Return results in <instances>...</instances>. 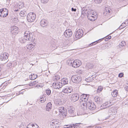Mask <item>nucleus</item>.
Wrapping results in <instances>:
<instances>
[{"label": "nucleus", "mask_w": 128, "mask_h": 128, "mask_svg": "<svg viewBox=\"0 0 128 128\" xmlns=\"http://www.w3.org/2000/svg\"><path fill=\"white\" fill-rule=\"evenodd\" d=\"M24 38L27 40H32L34 39V33L30 31H26L24 34Z\"/></svg>", "instance_id": "f257e3e1"}, {"label": "nucleus", "mask_w": 128, "mask_h": 128, "mask_svg": "<svg viewBox=\"0 0 128 128\" xmlns=\"http://www.w3.org/2000/svg\"><path fill=\"white\" fill-rule=\"evenodd\" d=\"M88 18L91 21H94L96 18V16L94 15V12L90 9H88Z\"/></svg>", "instance_id": "f03ea898"}, {"label": "nucleus", "mask_w": 128, "mask_h": 128, "mask_svg": "<svg viewBox=\"0 0 128 128\" xmlns=\"http://www.w3.org/2000/svg\"><path fill=\"white\" fill-rule=\"evenodd\" d=\"M69 64L72 65V66L75 68H77L79 67L81 64L82 62L81 61L79 60H75L74 61L70 60L68 62Z\"/></svg>", "instance_id": "7ed1b4c3"}, {"label": "nucleus", "mask_w": 128, "mask_h": 128, "mask_svg": "<svg viewBox=\"0 0 128 128\" xmlns=\"http://www.w3.org/2000/svg\"><path fill=\"white\" fill-rule=\"evenodd\" d=\"M36 15L34 13L30 12L27 15V19L28 22H33L36 18Z\"/></svg>", "instance_id": "20e7f679"}, {"label": "nucleus", "mask_w": 128, "mask_h": 128, "mask_svg": "<svg viewBox=\"0 0 128 128\" xmlns=\"http://www.w3.org/2000/svg\"><path fill=\"white\" fill-rule=\"evenodd\" d=\"M84 106H85L86 107H88L89 109L91 110H94L96 108V106L94 103H91L90 102H88L87 103H82Z\"/></svg>", "instance_id": "39448f33"}, {"label": "nucleus", "mask_w": 128, "mask_h": 128, "mask_svg": "<svg viewBox=\"0 0 128 128\" xmlns=\"http://www.w3.org/2000/svg\"><path fill=\"white\" fill-rule=\"evenodd\" d=\"M72 81L74 83H78L82 80V78L80 76L78 75H74L71 77Z\"/></svg>", "instance_id": "423d86ee"}, {"label": "nucleus", "mask_w": 128, "mask_h": 128, "mask_svg": "<svg viewBox=\"0 0 128 128\" xmlns=\"http://www.w3.org/2000/svg\"><path fill=\"white\" fill-rule=\"evenodd\" d=\"M60 123L56 120H52L50 122V127L51 128H57L59 127Z\"/></svg>", "instance_id": "0eeeda50"}, {"label": "nucleus", "mask_w": 128, "mask_h": 128, "mask_svg": "<svg viewBox=\"0 0 128 128\" xmlns=\"http://www.w3.org/2000/svg\"><path fill=\"white\" fill-rule=\"evenodd\" d=\"M8 56V54L7 52H5L3 54L0 55V60L4 61V63H6L8 61L7 60Z\"/></svg>", "instance_id": "6e6552de"}, {"label": "nucleus", "mask_w": 128, "mask_h": 128, "mask_svg": "<svg viewBox=\"0 0 128 128\" xmlns=\"http://www.w3.org/2000/svg\"><path fill=\"white\" fill-rule=\"evenodd\" d=\"M0 16L4 18L6 17L8 14V10L6 8H3L0 10Z\"/></svg>", "instance_id": "1a4fd4ad"}, {"label": "nucleus", "mask_w": 128, "mask_h": 128, "mask_svg": "<svg viewBox=\"0 0 128 128\" xmlns=\"http://www.w3.org/2000/svg\"><path fill=\"white\" fill-rule=\"evenodd\" d=\"M68 112H66V115L68 114V116L70 117H72L74 116V112L75 108L72 106H70L68 108Z\"/></svg>", "instance_id": "9d476101"}, {"label": "nucleus", "mask_w": 128, "mask_h": 128, "mask_svg": "<svg viewBox=\"0 0 128 128\" xmlns=\"http://www.w3.org/2000/svg\"><path fill=\"white\" fill-rule=\"evenodd\" d=\"M83 35V31L82 30L79 29L75 33V37L76 40H78L81 38Z\"/></svg>", "instance_id": "9b49d317"}, {"label": "nucleus", "mask_w": 128, "mask_h": 128, "mask_svg": "<svg viewBox=\"0 0 128 128\" xmlns=\"http://www.w3.org/2000/svg\"><path fill=\"white\" fill-rule=\"evenodd\" d=\"M58 108L59 112L60 113H62L63 116L64 115L65 116H66L67 111L66 108L62 106H59Z\"/></svg>", "instance_id": "f8f14e48"}, {"label": "nucleus", "mask_w": 128, "mask_h": 128, "mask_svg": "<svg viewBox=\"0 0 128 128\" xmlns=\"http://www.w3.org/2000/svg\"><path fill=\"white\" fill-rule=\"evenodd\" d=\"M89 96V95L88 94H84L81 96L80 99L82 101V102H84V103H86L88 102L87 101Z\"/></svg>", "instance_id": "ddd939ff"}, {"label": "nucleus", "mask_w": 128, "mask_h": 128, "mask_svg": "<svg viewBox=\"0 0 128 128\" xmlns=\"http://www.w3.org/2000/svg\"><path fill=\"white\" fill-rule=\"evenodd\" d=\"M52 86L54 88L58 89L62 87V85L60 82H56L53 83Z\"/></svg>", "instance_id": "4468645a"}, {"label": "nucleus", "mask_w": 128, "mask_h": 128, "mask_svg": "<svg viewBox=\"0 0 128 128\" xmlns=\"http://www.w3.org/2000/svg\"><path fill=\"white\" fill-rule=\"evenodd\" d=\"M40 24L42 27H46L48 25V22L46 20L43 19L41 20Z\"/></svg>", "instance_id": "2eb2a0df"}, {"label": "nucleus", "mask_w": 128, "mask_h": 128, "mask_svg": "<svg viewBox=\"0 0 128 128\" xmlns=\"http://www.w3.org/2000/svg\"><path fill=\"white\" fill-rule=\"evenodd\" d=\"M79 96L77 93L73 94L72 95L71 99L72 100L75 102L78 100Z\"/></svg>", "instance_id": "dca6fc26"}, {"label": "nucleus", "mask_w": 128, "mask_h": 128, "mask_svg": "<svg viewBox=\"0 0 128 128\" xmlns=\"http://www.w3.org/2000/svg\"><path fill=\"white\" fill-rule=\"evenodd\" d=\"M64 35L66 37L68 38L71 36L72 32L70 29L66 30L64 33Z\"/></svg>", "instance_id": "f3484780"}, {"label": "nucleus", "mask_w": 128, "mask_h": 128, "mask_svg": "<svg viewBox=\"0 0 128 128\" xmlns=\"http://www.w3.org/2000/svg\"><path fill=\"white\" fill-rule=\"evenodd\" d=\"M81 123H76L75 124L67 125V126H68L66 128H79L80 127V125L82 124Z\"/></svg>", "instance_id": "a211bd4d"}, {"label": "nucleus", "mask_w": 128, "mask_h": 128, "mask_svg": "<svg viewBox=\"0 0 128 128\" xmlns=\"http://www.w3.org/2000/svg\"><path fill=\"white\" fill-rule=\"evenodd\" d=\"M94 100L98 104H100L102 102V98L98 96L95 97Z\"/></svg>", "instance_id": "6ab92c4d"}, {"label": "nucleus", "mask_w": 128, "mask_h": 128, "mask_svg": "<svg viewBox=\"0 0 128 128\" xmlns=\"http://www.w3.org/2000/svg\"><path fill=\"white\" fill-rule=\"evenodd\" d=\"M16 26H12L11 28V32L13 34V37H15L16 36Z\"/></svg>", "instance_id": "aec40b11"}, {"label": "nucleus", "mask_w": 128, "mask_h": 128, "mask_svg": "<svg viewBox=\"0 0 128 128\" xmlns=\"http://www.w3.org/2000/svg\"><path fill=\"white\" fill-rule=\"evenodd\" d=\"M111 11V9L110 8L106 7L104 11V14L105 16L109 14Z\"/></svg>", "instance_id": "412c9836"}, {"label": "nucleus", "mask_w": 128, "mask_h": 128, "mask_svg": "<svg viewBox=\"0 0 128 128\" xmlns=\"http://www.w3.org/2000/svg\"><path fill=\"white\" fill-rule=\"evenodd\" d=\"M68 79L66 78H62L61 80V82L62 85H64L67 84L68 83Z\"/></svg>", "instance_id": "4be33fe9"}, {"label": "nucleus", "mask_w": 128, "mask_h": 128, "mask_svg": "<svg viewBox=\"0 0 128 128\" xmlns=\"http://www.w3.org/2000/svg\"><path fill=\"white\" fill-rule=\"evenodd\" d=\"M27 128H39V127L36 124L35 125L34 124H30L27 125Z\"/></svg>", "instance_id": "5701e85b"}, {"label": "nucleus", "mask_w": 128, "mask_h": 128, "mask_svg": "<svg viewBox=\"0 0 128 128\" xmlns=\"http://www.w3.org/2000/svg\"><path fill=\"white\" fill-rule=\"evenodd\" d=\"M20 11L19 14L21 16L23 17L26 16L27 13L26 10H23Z\"/></svg>", "instance_id": "b1692460"}, {"label": "nucleus", "mask_w": 128, "mask_h": 128, "mask_svg": "<svg viewBox=\"0 0 128 128\" xmlns=\"http://www.w3.org/2000/svg\"><path fill=\"white\" fill-rule=\"evenodd\" d=\"M52 104L50 102L48 103L46 107V110L49 111L52 108Z\"/></svg>", "instance_id": "393cba45"}, {"label": "nucleus", "mask_w": 128, "mask_h": 128, "mask_svg": "<svg viewBox=\"0 0 128 128\" xmlns=\"http://www.w3.org/2000/svg\"><path fill=\"white\" fill-rule=\"evenodd\" d=\"M118 93V90H116L112 92L111 94L113 97H115L117 96Z\"/></svg>", "instance_id": "a878e982"}, {"label": "nucleus", "mask_w": 128, "mask_h": 128, "mask_svg": "<svg viewBox=\"0 0 128 128\" xmlns=\"http://www.w3.org/2000/svg\"><path fill=\"white\" fill-rule=\"evenodd\" d=\"M37 77V75L36 74H32L30 76V78L31 80H34Z\"/></svg>", "instance_id": "bb28decb"}, {"label": "nucleus", "mask_w": 128, "mask_h": 128, "mask_svg": "<svg viewBox=\"0 0 128 128\" xmlns=\"http://www.w3.org/2000/svg\"><path fill=\"white\" fill-rule=\"evenodd\" d=\"M21 6L20 7H19V10H20V9L24 7L23 4V3L20 2H18L17 4H16V6Z\"/></svg>", "instance_id": "cd10ccee"}, {"label": "nucleus", "mask_w": 128, "mask_h": 128, "mask_svg": "<svg viewBox=\"0 0 128 128\" xmlns=\"http://www.w3.org/2000/svg\"><path fill=\"white\" fill-rule=\"evenodd\" d=\"M46 98L44 96H42L40 99V102L41 103H44L46 100Z\"/></svg>", "instance_id": "c85d7f7f"}, {"label": "nucleus", "mask_w": 128, "mask_h": 128, "mask_svg": "<svg viewBox=\"0 0 128 128\" xmlns=\"http://www.w3.org/2000/svg\"><path fill=\"white\" fill-rule=\"evenodd\" d=\"M34 47V46L32 44H30L26 46V48L29 50H31Z\"/></svg>", "instance_id": "c756f323"}, {"label": "nucleus", "mask_w": 128, "mask_h": 128, "mask_svg": "<svg viewBox=\"0 0 128 128\" xmlns=\"http://www.w3.org/2000/svg\"><path fill=\"white\" fill-rule=\"evenodd\" d=\"M93 65L92 64L90 63H87L86 65V67L88 69L91 68H92Z\"/></svg>", "instance_id": "7c9ffc66"}, {"label": "nucleus", "mask_w": 128, "mask_h": 128, "mask_svg": "<svg viewBox=\"0 0 128 128\" xmlns=\"http://www.w3.org/2000/svg\"><path fill=\"white\" fill-rule=\"evenodd\" d=\"M82 14L84 16H85L86 14H87L88 15V9L83 10L82 9Z\"/></svg>", "instance_id": "2f4dec72"}, {"label": "nucleus", "mask_w": 128, "mask_h": 128, "mask_svg": "<svg viewBox=\"0 0 128 128\" xmlns=\"http://www.w3.org/2000/svg\"><path fill=\"white\" fill-rule=\"evenodd\" d=\"M108 108V106H107V105L106 106V102L104 103L100 107V108L102 109L106 108Z\"/></svg>", "instance_id": "473e14b6"}, {"label": "nucleus", "mask_w": 128, "mask_h": 128, "mask_svg": "<svg viewBox=\"0 0 128 128\" xmlns=\"http://www.w3.org/2000/svg\"><path fill=\"white\" fill-rule=\"evenodd\" d=\"M26 39H25L24 38H20L18 40L19 42L21 43H24L26 41Z\"/></svg>", "instance_id": "72a5a7b5"}, {"label": "nucleus", "mask_w": 128, "mask_h": 128, "mask_svg": "<svg viewBox=\"0 0 128 128\" xmlns=\"http://www.w3.org/2000/svg\"><path fill=\"white\" fill-rule=\"evenodd\" d=\"M38 82H37L36 81H34L31 82L29 84V86H32L34 85L35 84H36Z\"/></svg>", "instance_id": "f704fd0d"}, {"label": "nucleus", "mask_w": 128, "mask_h": 128, "mask_svg": "<svg viewBox=\"0 0 128 128\" xmlns=\"http://www.w3.org/2000/svg\"><path fill=\"white\" fill-rule=\"evenodd\" d=\"M102 40V39H99V40H97L95 42H92V44H90V45H94L96 44L97 43H98L99 42H100V41ZM92 45H91V46H92Z\"/></svg>", "instance_id": "c9c22d12"}, {"label": "nucleus", "mask_w": 128, "mask_h": 128, "mask_svg": "<svg viewBox=\"0 0 128 128\" xmlns=\"http://www.w3.org/2000/svg\"><path fill=\"white\" fill-rule=\"evenodd\" d=\"M46 94L48 95H50L51 94V91L50 89H48L46 90Z\"/></svg>", "instance_id": "e433bc0d"}, {"label": "nucleus", "mask_w": 128, "mask_h": 128, "mask_svg": "<svg viewBox=\"0 0 128 128\" xmlns=\"http://www.w3.org/2000/svg\"><path fill=\"white\" fill-rule=\"evenodd\" d=\"M103 89V88L101 87H99L97 90V92L98 93H100Z\"/></svg>", "instance_id": "4c0bfd02"}, {"label": "nucleus", "mask_w": 128, "mask_h": 128, "mask_svg": "<svg viewBox=\"0 0 128 128\" xmlns=\"http://www.w3.org/2000/svg\"><path fill=\"white\" fill-rule=\"evenodd\" d=\"M68 88H65L62 90V92L65 93H68Z\"/></svg>", "instance_id": "58836bf2"}, {"label": "nucleus", "mask_w": 128, "mask_h": 128, "mask_svg": "<svg viewBox=\"0 0 128 128\" xmlns=\"http://www.w3.org/2000/svg\"><path fill=\"white\" fill-rule=\"evenodd\" d=\"M58 102L56 104L57 105H60L63 104V102H62V101H61V100H59Z\"/></svg>", "instance_id": "ea45409f"}, {"label": "nucleus", "mask_w": 128, "mask_h": 128, "mask_svg": "<svg viewBox=\"0 0 128 128\" xmlns=\"http://www.w3.org/2000/svg\"><path fill=\"white\" fill-rule=\"evenodd\" d=\"M125 46H121L120 45H119V46L120 48V50H122L125 48Z\"/></svg>", "instance_id": "a19ab883"}, {"label": "nucleus", "mask_w": 128, "mask_h": 128, "mask_svg": "<svg viewBox=\"0 0 128 128\" xmlns=\"http://www.w3.org/2000/svg\"><path fill=\"white\" fill-rule=\"evenodd\" d=\"M126 43L124 41H122L120 43L119 45H120L121 46H124L126 45Z\"/></svg>", "instance_id": "79ce46f5"}, {"label": "nucleus", "mask_w": 128, "mask_h": 128, "mask_svg": "<svg viewBox=\"0 0 128 128\" xmlns=\"http://www.w3.org/2000/svg\"><path fill=\"white\" fill-rule=\"evenodd\" d=\"M21 28H20L16 27V34H18V32H20Z\"/></svg>", "instance_id": "37998d69"}, {"label": "nucleus", "mask_w": 128, "mask_h": 128, "mask_svg": "<svg viewBox=\"0 0 128 128\" xmlns=\"http://www.w3.org/2000/svg\"><path fill=\"white\" fill-rule=\"evenodd\" d=\"M41 2L43 3H47L48 0H41Z\"/></svg>", "instance_id": "c03bdc74"}, {"label": "nucleus", "mask_w": 128, "mask_h": 128, "mask_svg": "<svg viewBox=\"0 0 128 128\" xmlns=\"http://www.w3.org/2000/svg\"><path fill=\"white\" fill-rule=\"evenodd\" d=\"M102 0H95L94 2L96 3H101Z\"/></svg>", "instance_id": "a18cd8bd"}, {"label": "nucleus", "mask_w": 128, "mask_h": 128, "mask_svg": "<svg viewBox=\"0 0 128 128\" xmlns=\"http://www.w3.org/2000/svg\"><path fill=\"white\" fill-rule=\"evenodd\" d=\"M124 74L122 73H120L118 74V77L119 78H121L123 76Z\"/></svg>", "instance_id": "49530a36"}, {"label": "nucleus", "mask_w": 128, "mask_h": 128, "mask_svg": "<svg viewBox=\"0 0 128 128\" xmlns=\"http://www.w3.org/2000/svg\"><path fill=\"white\" fill-rule=\"evenodd\" d=\"M106 106L107 105V106H108V107L112 105V104H111V103L110 102L109 103L108 102H106Z\"/></svg>", "instance_id": "de8ad7c7"}, {"label": "nucleus", "mask_w": 128, "mask_h": 128, "mask_svg": "<svg viewBox=\"0 0 128 128\" xmlns=\"http://www.w3.org/2000/svg\"><path fill=\"white\" fill-rule=\"evenodd\" d=\"M92 80L91 79H90V80H89L88 79L86 78L85 80L87 82H90Z\"/></svg>", "instance_id": "09e8293b"}, {"label": "nucleus", "mask_w": 128, "mask_h": 128, "mask_svg": "<svg viewBox=\"0 0 128 128\" xmlns=\"http://www.w3.org/2000/svg\"><path fill=\"white\" fill-rule=\"evenodd\" d=\"M72 90L71 89V88H68V93H70L71 92Z\"/></svg>", "instance_id": "8fccbe9b"}, {"label": "nucleus", "mask_w": 128, "mask_h": 128, "mask_svg": "<svg viewBox=\"0 0 128 128\" xmlns=\"http://www.w3.org/2000/svg\"><path fill=\"white\" fill-rule=\"evenodd\" d=\"M71 10L72 11L76 12V9L75 8H72L71 9Z\"/></svg>", "instance_id": "3c124183"}, {"label": "nucleus", "mask_w": 128, "mask_h": 128, "mask_svg": "<svg viewBox=\"0 0 128 128\" xmlns=\"http://www.w3.org/2000/svg\"><path fill=\"white\" fill-rule=\"evenodd\" d=\"M42 86H43L42 85H41L40 86L39 85H37L36 86L38 88H39L40 87L41 88V87H42Z\"/></svg>", "instance_id": "603ef678"}, {"label": "nucleus", "mask_w": 128, "mask_h": 128, "mask_svg": "<svg viewBox=\"0 0 128 128\" xmlns=\"http://www.w3.org/2000/svg\"><path fill=\"white\" fill-rule=\"evenodd\" d=\"M21 6H17L18 9L16 10V12H18V11H20V10L19 9V7H20Z\"/></svg>", "instance_id": "864d4df0"}, {"label": "nucleus", "mask_w": 128, "mask_h": 128, "mask_svg": "<svg viewBox=\"0 0 128 128\" xmlns=\"http://www.w3.org/2000/svg\"><path fill=\"white\" fill-rule=\"evenodd\" d=\"M50 47L51 48H52L53 50H54V48H55V46H52H52Z\"/></svg>", "instance_id": "5fc2aeb1"}, {"label": "nucleus", "mask_w": 128, "mask_h": 128, "mask_svg": "<svg viewBox=\"0 0 128 128\" xmlns=\"http://www.w3.org/2000/svg\"><path fill=\"white\" fill-rule=\"evenodd\" d=\"M95 128H102L100 126H96Z\"/></svg>", "instance_id": "6e6d98bb"}, {"label": "nucleus", "mask_w": 128, "mask_h": 128, "mask_svg": "<svg viewBox=\"0 0 128 128\" xmlns=\"http://www.w3.org/2000/svg\"><path fill=\"white\" fill-rule=\"evenodd\" d=\"M109 40L111 39V36H109L108 38H107Z\"/></svg>", "instance_id": "4d7b16f0"}, {"label": "nucleus", "mask_w": 128, "mask_h": 128, "mask_svg": "<svg viewBox=\"0 0 128 128\" xmlns=\"http://www.w3.org/2000/svg\"><path fill=\"white\" fill-rule=\"evenodd\" d=\"M108 40V38H106L105 39V40L106 41H107L108 40Z\"/></svg>", "instance_id": "13d9d810"}, {"label": "nucleus", "mask_w": 128, "mask_h": 128, "mask_svg": "<svg viewBox=\"0 0 128 128\" xmlns=\"http://www.w3.org/2000/svg\"><path fill=\"white\" fill-rule=\"evenodd\" d=\"M24 126L23 125H22V126H20V128H24Z\"/></svg>", "instance_id": "bf43d9fd"}, {"label": "nucleus", "mask_w": 128, "mask_h": 128, "mask_svg": "<svg viewBox=\"0 0 128 128\" xmlns=\"http://www.w3.org/2000/svg\"><path fill=\"white\" fill-rule=\"evenodd\" d=\"M21 92H19V94H17V93H16V96H17V95H19V94H21Z\"/></svg>", "instance_id": "052dcab7"}, {"label": "nucleus", "mask_w": 128, "mask_h": 128, "mask_svg": "<svg viewBox=\"0 0 128 128\" xmlns=\"http://www.w3.org/2000/svg\"><path fill=\"white\" fill-rule=\"evenodd\" d=\"M123 24H121V26H120V27L121 26H123V25H123Z\"/></svg>", "instance_id": "680f3d73"}, {"label": "nucleus", "mask_w": 128, "mask_h": 128, "mask_svg": "<svg viewBox=\"0 0 128 128\" xmlns=\"http://www.w3.org/2000/svg\"><path fill=\"white\" fill-rule=\"evenodd\" d=\"M17 20H18V22H19V20H18V18H16V20H17Z\"/></svg>", "instance_id": "e2e57ef3"}, {"label": "nucleus", "mask_w": 128, "mask_h": 128, "mask_svg": "<svg viewBox=\"0 0 128 128\" xmlns=\"http://www.w3.org/2000/svg\"><path fill=\"white\" fill-rule=\"evenodd\" d=\"M14 11L16 12V10L15 9V10H14Z\"/></svg>", "instance_id": "0e129e2a"}, {"label": "nucleus", "mask_w": 128, "mask_h": 128, "mask_svg": "<svg viewBox=\"0 0 128 128\" xmlns=\"http://www.w3.org/2000/svg\"><path fill=\"white\" fill-rule=\"evenodd\" d=\"M106 46H107V47L108 46L107 45H106V46H106Z\"/></svg>", "instance_id": "69168bd1"}, {"label": "nucleus", "mask_w": 128, "mask_h": 128, "mask_svg": "<svg viewBox=\"0 0 128 128\" xmlns=\"http://www.w3.org/2000/svg\"><path fill=\"white\" fill-rule=\"evenodd\" d=\"M1 127H3V128H4V127H3V126H1Z\"/></svg>", "instance_id": "338daca9"}, {"label": "nucleus", "mask_w": 128, "mask_h": 128, "mask_svg": "<svg viewBox=\"0 0 128 128\" xmlns=\"http://www.w3.org/2000/svg\"><path fill=\"white\" fill-rule=\"evenodd\" d=\"M5 83V82H4V84Z\"/></svg>", "instance_id": "774afa93"}]
</instances>
